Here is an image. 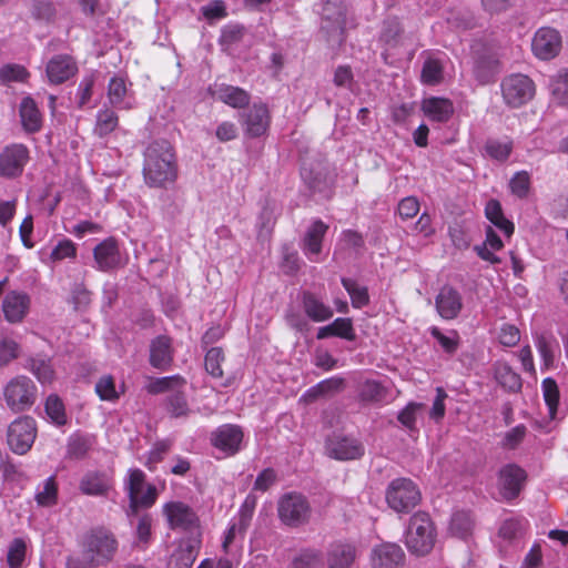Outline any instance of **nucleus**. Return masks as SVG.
I'll return each mask as SVG.
<instances>
[{"label":"nucleus","mask_w":568,"mask_h":568,"mask_svg":"<svg viewBox=\"0 0 568 568\" xmlns=\"http://www.w3.org/2000/svg\"><path fill=\"white\" fill-rule=\"evenodd\" d=\"M28 367L41 384H50L54 378L50 359L33 357L29 361Z\"/></svg>","instance_id":"nucleus-41"},{"label":"nucleus","mask_w":568,"mask_h":568,"mask_svg":"<svg viewBox=\"0 0 568 568\" xmlns=\"http://www.w3.org/2000/svg\"><path fill=\"white\" fill-rule=\"evenodd\" d=\"M30 298L22 292L8 293L2 302L4 318L10 323L21 322L28 313Z\"/></svg>","instance_id":"nucleus-22"},{"label":"nucleus","mask_w":568,"mask_h":568,"mask_svg":"<svg viewBox=\"0 0 568 568\" xmlns=\"http://www.w3.org/2000/svg\"><path fill=\"white\" fill-rule=\"evenodd\" d=\"M544 398L548 406L550 418L556 417L557 407L559 403V389L555 379L547 377L541 384Z\"/></svg>","instance_id":"nucleus-45"},{"label":"nucleus","mask_w":568,"mask_h":568,"mask_svg":"<svg viewBox=\"0 0 568 568\" xmlns=\"http://www.w3.org/2000/svg\"><path fill=\"white\" fill-rule=\"evenodd\" d=\"M213 95L221 102L234 109L245 108L250 104L251 101V95L247 91L242 88L229 84L217 85L213 92Z\"/></svg>","instance_id":"nucleus-30"},{"label":"nucleus","mask_w":568,"mask_h":568,"mask_svg":"<svg viewBox=\"0 0 568 568\" xmlns=\"http://www.w3.org/2000/svg\"><path fill=\"white\" fill-rule=\"evenodd\" d=\"M359 397L366 403H378L386 397V389L376 381H365L359 388Z\"/></svg>","instance_id":"nucleus-46"},{"label":"nucleus","mask_w":568,"mask_h":568,"mask_svg":"<svg viewBox=\"0 0 568 568\" xmlns=\"http://www.w3.org/2000/svg\"><path fill=\"white\" fill-rule=\"evenodd\" d=\"M356 558L353 544L336 541L329 545L326 552L328 568H349Z\"/></svg>","instance_id":"nucleus-25"},{"label":"nucleus","mask_w":568,"mask_h":568,"mask_svg":"<svg viewBox=\"0 0 568 568\" xmlns=\"http://www.w3.org/2000/svg\"><path fill=\"white\" fill-rule=\"evenodd\" d=\"M301 304L305 315L315 323L326 322L334 315L333 308L313 292L303 291Z\"/></svg>","instance_id":"nucleus-20"},{"label":"nucleus","mask_w":568,"mask_h":568,"mask_svg":"<svg viewBox=\"0 0 568 568\" xmlns=\"http://www.w3.org/2000/svg\"><path fill=\"white\" fill-rule=\"evenodd\" d=\"M166 408L173 417L186 416L190 409L184 393L178 389L170 394L166 398Z\"/></svg>","instance_id":"nucleus-51"},{"label":"nucleus","mask_w":568,"mask_h":568,"mask_svg":"<svg viewBox=\"0 0 568 568\" xmlns=\"http://www.w3.org/2000/svg\"><path fill=\"white\" fill-rule=\"evenodd\" d=\"M388 507L398 514H408L422 499L417 485L409 478L393 479L385 491Z\"/></svg>","instance_id":"nucleus-4"},{"label":"nucleus","mask_w":568,"mask_h":568,"mask_svg":"<svg viewBox=\"0 0 568 568\" xmlns=\"http://www.w3.org/2000/svg\"><path fill=\"white\" fill-rule=\"evenodd\" d=\"M20 118L23 129L27 132H38L42 125V116L34 100L24 98L20 104Z\"/></svg>","instance_id":"nucleus-32"},{"label":"nucleus","mask_w":568,"mask_h":568,"mask_svg":"<svg viewBox=\"0 0 568 568\" xmlns=\"http://www.w3.org/2000/svg\"><path fill=\"white\" fill-rule=\"evenodd\" d=\"M95 392L102 400H115L119 393L115 389V383L111 375L102 376L95 384Z\"/></svg>","instance_id":"nucleus-56"},{"label":"nucleus","mask_w":568,"mask_h":568,"mask_svg":"<svg viewBox=\"0 0 568 568\" xmlns=\"http://www.w3.org/2000/svg\"><path fill=\"white\" fill-rule=\"evenodd\" d=\"M45 71L50 83L60 84L78 72V65L71 55L58 54L49 60Z\"/></svg>","instance_id":"nucleus-18"},{"label":"nucleus","mask_w":568,"mask_h":568,"mask_svg":"<svg viewBox=\"0 0 568 568\" xmlns=\"http://www.w3.org/2000/svg\"><path fill=\"white\" fill-rule=\"evenodd\" d=\"M513 149L514 143L509 138H505L503 140L488 139L484 145L486 155L498 162L507 161L513 152Z\"/></svg>","instance_id":"nucleus-36"},{"label":"nucleus","mask_w":568,"mask_h":568,"mask_svg":"<svg viewBox=\"0 0 568 568\" xmlns=\"http://www.w3.org/2000/svg\"><path fill=\"white\" fill-rule=\"evenodd\" d=\"M473 527L470 515L466 511H456L450 519L449 529L452 534L457 537L464 538L468 535Z\"/></svg>","instance_id":"nucleus-54"},{"label":"nucleus","mask_w":568,"mask_h":568,"mask_svg":"<svg viewBox=\"0 0 568 568\" xmlns=\"http://www.w3.org/2000/svg\"><path fill=\"white\" fill-rule=\"evenodd\" d=\"M32 17L37 20L50 22L55 17V8L50 0H34L31 9Z\"/></svg>","instance_id":"nucleus-59"},{"label":"nucleus","mask_w":568,"mask_h":568,"mask_svg":"<svg viewBox=\"0 0 568 568\" xmlns=\"http://www.w3.org/2000/svg\"><path fill=\"white\" fill-rule=\"evenodd\" d=\"M423 407V404L418 403H409L400 413L398 414L399 423L408 428L409 430H414L416 428V419L417 413Z\"/></svg>","instance_id":"nucleus-64"},{"label":"nucleus","mask_w":568,"mask_h":568,"mask_svg":"<svg viewBox=\"0 0 568 568\" xmlns=\"http://www.w3.org/2000/svg\"><path fill=\"white\" fill-rule=\"evenodd\" d=\"M142 173L149 187L166 189L176 181V156L169 141H154L148 145Z\"/></svg>","instance_id":"nucleus-1"},{"label":"nucleus","mask_w":568,"mask_h":568,"mask_svg":"<svg viewBox=\"0 0 568 568\" xmlns=\"http://www.w3.org/2000/svg\"><path fill=\"white\" fill-rule=\"evenodd\" d=\"M244 434L240 426L224 424L211 433V444L227 455H235L241 449Z\"/></svg>","instance_id":"nucleus-13"},{"label":"nucleus","mask_w":568,"mask_h":568,"mask_svg":"<svg viewBox=\"0 0 568 568\" xmlns=\"http://www.w3.org/2000/svg\"><path fill=\"white\" fill-rule=\"evenodd\" d=\"M444 64L437 59L429 57L425 60L422 69V81L428 85H435L443 80Z\"/></svg>","instance_id":"nucleus-40"},{"label":"nucleus","mask_w":568,"mask_h":568,"mask_svg":"<svg viewBox=\"0 0 568 568\" xmlns=\"http://www.w3.org/2000/svg\"><path fill=\"white\" fill-rule=\"evenodd\" d=\"M327 230L328 225L322 220L313 221L307 229L303 237L302 250L311 261H315L314 256H317L321 253L322 242Z\"/></svg>","instance_id":"nucleus-24"},{"label":"nucleus","mask_w":568,"mask_h":568,"mask_svg":"<svg viewBox=\"0 0 568 568\" xmlns=\"http://www.w3.org/2000/svg\"><path fill=\"white\" fill-rule=\"evenodd\" d=\"M486 217L507 237L514 233V224L504 216L501 205L497 200H490L485 207Z\"/></svg>","instance_id":"nucleus-34"},{"label":"nucleus","mask_w":568,"mask_h":568,"mask_svg":"<svg viewBox=\"0 0 568 568\" xmlns=\"http://www.w3.org/2000/svg\"><path fill=\"white\" fill-rule=\"evenodd\" d=\"M27 552V544L22 538H14L9 547L7 554V562L9 568H21Z\"/></svg>","instance_id":"nucleus-47"},{"label":"nucleus","mask_w":568,"mask_h":568,"mask_svg":"<svg viewBox=\"0 0 568 568\" xmlns=\"http://www.w3.org/2000/svg\"><path fill=\"white\" fill-rule=\"evenodd\" d=\"M28 75L26 68L19 64H7L0 70V78L3 82H23Z\"/></svg>","instance_id":"nucleus-61"},{"label":"nucleus","mask_w":568,"mask_h":568,"mask_svg":"<svg viewBox=\"0 0 568 568\" xmlns=\"http://www.w3.org/2000/svg\"><path fill=\"white\" fill-rule=\"evenodd\" d=\"M404 564L405 552L397 544L384 542L372 549V568H403Z\"/></svg>","instance_id":"nucleus-16"},{"label":"nucleus","mask_w":568,"mask_h":568,"mask_svg":"<svg viewBox=\"0 0 568 568\" xmlns=\"http://www.w3.org/2000/svg\"><path fill=\"white\" fill-rule=\"evenodd\" d=\"M495 378L508 392L517 393L521 389L523 382L520 375L507 363L497 362L495 364Z\"/></svg>","instance_id":"nucleus-33"},{"label":"nucleus","mask_w":568,"mask_h":568,"mask_svg":"<svg viewBox=\"0 0 568 568\" xmlns=\"http://www.w3.org/2000/svg\"><path fill=\"white\" fill-rule=\"evenodd\" d=\"M37 397V385L24 375L11 378L3 387L6 405L13 413L29 410L34 405Z\"/></svg>","instance_id":"nucleus-5"},{"label":"nucleus","mask_w":568,"mask_h":568,"mask_svg":"<svg viewBox=\"0 0 568 568\" xmlns=\"http://www.w3.org/2000/svg\"><path fill=\"white\" fill-rule=\"evenodd\" d=\"M77 254V247L75 244L69 240L64 239L60 241L54 248L52 250L50 254V258L52 261H62L64 258H72L75 257Z\"/></svg>","instance_id":"nucleus-60"},{"label":"nucleus","mask_w":568,"mask_h":568,"mask_svg":"<svg viewBox=\"0 0 568 568\" xmlns=\"http://www.w3.org/2000/svg\"><path fill=\"white\" fill-rule=\"evenodd\" d=\"M473 73L480 84L489 83L495 74V61L486 58L476 59Z\"/></svg>","instance_id":"nucleus-49"},{"label":"nucleus","mask_w":568,"mask_h":568,"mask_svg":"<svg viewBox=\"0 0 568 568\" xmlns=\"http://www.w3.org/2000/svg\"><path fill=\"white\" fill-rule=\"evenodd\" d=\"M510 191L519 199L527 196L530 187V175L527 171L517 172L509 182Z\"/></svg>","instance_id":"nucleus-58"},{"label":"nucleus","mask_w":568,"mask_h":568,"mask_svg":"<svg viewBox=\"0 0 568 568\" xmlns=\"http://www.w3.org/2000/svg\"><path fill=\"white\" fill-rule=\"evenodd\" d=\"M322 566V552L312 548L302 550L292 561L293 568H321Z\"/></svg>","instance_id":"nucleus-44"},{"label":"nucleus","mask_w":568,"mask_h":568,"mask_svg":"<svg viewBox=\"0 0 568 568\" xmlns=\"http://www.w3.org/2000/svg\"><path fill=\"white\" fill-rule=\"evenodd\" d=\"M346 21V9L341 0H327L322 10V31L326 33L327 41L341 43Z\"/></svg>","instance_id":"nucleus-9"},{"label":"nucleus","mask_w":568,"mask_h":568,"mask_svg":"<svg viewBox=\"0 0 568 568\" xmlns=\"http://www.w3.org/2000/svg\"><path fill=\"white\" fill-rule=\"evenodd\" d=\"M119 124V118L115 111L109 108L101 109L97 114L94 133L104 138L115 130Z\"/></svg>","instance_id":"nucleus-37"},{"label":"nucleus","mask_w":568,"mask_h":568,"mask_svg":"<svg viewBox=\"0 0 568 568\" xmlns=\"http://www.w3.org/2000/svg\"><path fill=\"white\" fill-rule=\"evenodd\" d=\"M200 541L186 539L181 541L179 548L172 554L169 568H192L199 555Z\"/></svg>","instance_id":"nucleus-29"},{"label":"nucleus","mask_w":568,"mask_h":568,"mask_svg":"<svg viewBox=\"0 0 568 568\" xmlns=\"http://www.w3.org/2000/svg\"><path fill=\"white\" fill-rule=\"evenodd\" d=\"M242 125L246 135L258 138L266 133L271 123V115L265 103H254L241 115Z\"/></svg>","instance_id":"nucleus-14"},{"label":"nucleus","mask_w":568,"mask_h":568,"mask_svg":"<svg viewBox=\"0 0 568 568\" xmlns=\"http://www.w3.org/2000/svg\"><path fill=\"white\" fill-rule=\"evenodd\" d=\"M185 385V379L180 375L154 378L148 385V392L160 394L170 392L171 394L181 389Z\"/></svg>","instance_id":"nucleus-38"},{"label":"nucleus","mask_w":568,"mask_h":568,"mask_svg":"<svg viewBox=\"0 0 568 568\" xmlns=\"http://www.w3.org/2000/svg\"><path fill=\"white\" fill-rule=\"evenodd\" d=\"M116 549L118 542L112 532L94 529L83 538L81 554L68 557L65 568H98L109 562Z\"/></svg>","instance_id":"nucleus-2"},{"label":"nucleus","mask_w":568,"mask_h":568,"mask_svg":"<svg viewBox=\"0 0 568 568\" xmlns=\"http://www.w3.org/2000/svg\"><path fill=\"white\" fill-rule=\"evenodd\" d=\"M173 361L172 341L160 335L150 344V364L158 369H166Z\"/></svg>","instance_id":"nucleus-26"},{"label":"nucleus","mask_w":568,"mask_h":568,"mask_svg":"<svg viewBox=\"0 0 568 568\" xmlns=\"http://www.w3.org/2000/svg\"><path fill=\"white\" fill-rule=\"evenodd\" d=\"M245 28L240 24H227L222 29L220 42L223 45H232L242 40Z\"/></svg>","instance_id":"nucleus-63"},{"label":"nucleus","mask_w":568,"mask_h":568,"mask_svg":"<svg viewBox=\"0 0 568 568\" xmlns=\"http://www.w3.org/2000/svg\"><path fill=\"white\" fill-rule=\"evenodd\" d=\"M526 480V473L517 465H506L499 471L500 494L506 499L516 498Z\"/></svg>","instance_id":"nucleus-17"},{"label":"nucleus","mask_w":568,"mask_h":568,"mask_svg":"<svg viewBox=\"0 0 568 568\" xmlns=\"http://www.w3.org/2000/svg\"><path fill=\"white\" fill-rule=\"evenodd\" d=\"M422 110L430 121L447 122L454 113V105L448 99L430 97L423 101Z\"/></svg>","instance_id":"nucleus-28"},{"label":"nucleus","mask_w":568,"mask_h":568,"mask_svg":"<svg viewBox=\"0 0 568 568\" xmlns=\"http://www.w3.org/2000/svg\"><path fill=\"white\" fill-rule=\"evenodd\" d=\"M561 36L559 31L554 28L542 27L539 28L531 42L534 54L540 60H551L556 58L561 50Z\"/></svg>","instance_id":"nucleus-12"},{"label":"nucleus","mask_w":568,"mask_h":568,"mask_svg":"<svg viewBox=\"0 0 568 568\" xmlns=\"http://www.w3.org/2000/svg\"><path fill=\"white\" fill-rule=\"evenodd\" d=\"M19 354V345L11 338H0V366L7 365Z\"/></svg>","instance_id":"nucleus-62"},{"label":"nucleus","mask_w":568,"mask_h":568,"mask_svg":"<svg viewBox=\"0 0 568 568\" xmlns=\"http://www.w3.org/2000/svg\"><path fill=\"white\" fill-rule=\"evenodd\" d=\"M108 101L119 110H130L133 108V99L128 93L125 80L120 77H113L108 85Z\"/></svg>","instance_id":"nucleus-31"},{"label":"nucleus","mask_w":568,"mask_h":568,"mask_svg":"<svg viewBox=\"0 0 568 568\" xmlns=\"http://www.w3.org/2000/svg\"><path fill=\"white\" fill-rule=\"evenodd\" d=\"M500 90L503 100L508 106L519 108L534 98L536 87L528 75L515 73L503 79Z\"/></svg>","instance_id":"nucleus-6"},{"label":"nucleus","mask_w":568,"mask_h":568,"mask_svg":"<svg viewBox=\"0 0 568 568\" xmlns=\"http://www.w3.org/2000/svg\"><path fill=\"white\" fill-rule=\"evenodd\" d=\"M58 487L53 477L47 478L42 486L38 487L36 500L39 506L50 507L57 503Z\"/></svg>","instance_id":"nucleus-43"},{"label":"nucleus","mask_w":568,"mask_h":568,"mask_svg":"<svg viewBox=\"0 0 568 568\" xmlns=\"http://www.w3.org/2000/svg\"><path fill=\"white\" fill-rule=\"evenodd\" d=\"M29 159V151L23 144H12L0 153V175L14 178L22 173Z\"/></svg>","instance_id":"nucleus-15"},{"label":"nucleus","mask_w":568,"mask_h":568,"mask_svg":"<svg viewBox=\"0 0 568 568\" xmlns=\"http://www.w3.org/2000/svg\"><path fill=\"white\" fill-rule=\"evenodd\" d=\"M163 515L173 530L192 531L199 527L195 511L182 501H169L163 506Z\"/></svg>","instance_id":"nucleus-11"},{"label":"nucleus","mask_w":568,"mask_h":568,"mask_svg":"<svg viewBox=\"0 0 568 568\" xmlns=\"http://www.w3.org/2000/svg\"><path fill=\"white\" fill-rule=\"evenodd\" d=\"M403 28L397 18H388L383 23L381 32V40L388 45L394 48L399 44Z\"/></svg>","instance_id":"nucleus-42"},{"label":"nucleus","mask_w":568,"mask_h":568,"mask_svg":"<svg viewBox=\"0 0 568 568\" xmlns=\"http://www.w3.org/2000/svg\"><path fill=\"white\" fill-rule=\"evenodd\" d=\"M429 333L446 353L454 354L457 351L459 335L456 331H450L448 335H445L438 327L433 326L429 328Z\"/></svg>","instance_id":"nucleus-50"},{"label":"nucleus","mask_w":568,"mask_h":568,"mask_svg":"<svg viewBox=\"0 0 568 568\" xmlns=\"http://www.w3.org/2000/svg\"><path fill=\"white\" fill-rule=\"evenodd\" d=\"M435 305L442 318L454 320L463 308L462 295L455 288L444 286L435 298Z\"/></svg>","instance_id":"nucleus-19"},{"label":"nucleus","mask_w":568,"mask_h":568,"mask_svg":"<svg viewBox=\"0 0 568 568\" xmlns=\"http://www.w3.org/2000/svg\"><path fill=\"white\" fill-rule=\"evenodd\" d=\"M37 437V424L30 416H21L11 422L7 430L9 448L18 455L28 453Z\"/></svg>","instance_id":"nucleus-8"},{"label":"nucleus","mask_w":568,"mask_h":568,"mask_svg":"<svg viewBox=\"0 0 568 568\" xmlns=\"http://www.w3.org/2000/svg\"><path fill=\"white\" fill-rule=\"evenodd\" d=\"M94 261L100 271H110L122 265V257L116 242L108 239L98 244L93 251Z\"/></svg>","instance_id":"nucleus-21"},{"label":"nucleus","mask_w":568,"mask_h":568,"mask_svg":"<svg viewBox=\"0 0 568 568\" xmlns=\"http://www.w3.org/2000/svg\"><path fill=\"white\" fill-rule=\"evenodd\" d=\"M145 475L140 469H131L126 481V489L130 501L135 503L136 494L142 493L145 488Z\"/></svg>","instance_id":"nucleus-57"},{"label":"nucleus","mask_w":568,"mask_h":568,"mask_svg":"<svg viewBox=\"0 0 568 568\" xmlns=\"http://www.w3.org/2000/svg\"><path fill=\"white\" fill-rule=\"evenodd\" d=\"M257 504V498L253 493H250L243 504L241 505L237 513V521H240V530L246 531L251 525V520L254 515V510Z\"/></svg>","instance_id":"nucleus-48"},{"label":"nucleus","mask_w":568,"mask_h":568,"mask_svg":"<svg viewBox=\"0 0 568 568\" xmlns=\"http://www.w3.org/2000/svg\"><path fill=\"white\" fill-rule=\"evenodd\" d=\"M112 487V478L106 471L90 470L80 481V490L89 496H104Z\"/></svg>","instance_id":"nucleus-23"},{"label":"nucleus","mask_w":568,"mask_h":568,"mask_svg":"<svg viewBox=\"0 0 568 568\" xmlns=\"http://www.w3.org/2000/svg\"><path fill=\"white\" fill-rule=\"evenodd\" d=\"M325 448L331 458L343 462L359 459L365 453L361 440L343 434L329 436L326 439Z\"/></svg>","instance_id":"nucleus-10"},{"label":"nucleus","mask_w":568,"mask_h":568,"mask_svg":"<svg viewBox=\"0 0 568 568\" xmlns=\"http://www.w3.org/2000/svg\"><path fill=\"white\" fill-rule=\"evenodd\" d=\"M339 337L349 342L356 339L353 321L349 317H337L331 324L317 329L316 338L325 339L328 337Z\"/></svg>","instance_id":"nucleus-27"},{"label":"nucleus","mask_w":568,"mask_h":568,"mask_svg":"<svg viewBox=\"0 0 568 568\" xmlns=\"http://www.w3.org/2000/svg\"><path fill=\"white\" fill-rule=\"evenodd\" d=\"M156 488L153 485H145V488L142 493L136 494L135 503L130 501L128 516L135 515L138 513L139 507H151L156 500Z\"/></svg>","instance_id":"nucleus-52"},{"label":"nucleus","mask_w":568,"mask_h":568,"mask_svg":"<svg viewBox=\"0 0 568 568\" xmlns=\"http://www.w3.org/2000/svg\"><path fill=\"white\" fill-rule=\"evenodd\" d=\"M45 413L57 425H64L67 423L64 405L57 395H50L47 398Z\"/></svg>","instance_id":"nucleus-55"},{"label":"nucleus","mask_w":568,"mask_h":568,"mask_svg":"<svg viewBox=\"0 0 568 568\" xmlns=\"http://www.w3.org/2000/svg\"><path fill=\"white\" fill-rule=\"evenodd\" d=\"M549 89L558 104L568 106V69H561L550 77Z\"/></svg>","instance_id":"nucleus-35"},{"label":"nucleus","mask_w":568,"mask_h":568,"mask_svg":"<svg viewBox=\"0 0 568 568\" xmlns=\"http://www.w3.org/2000/svg\"><path fill=\"white\" fill-rule=\"evenodd\" d=\"M436 532L429 515L425 511L415 513L405 535L407 549L416 556H425L435 545Z\"/></svg>","instance_id":"nucleus-3"},{"label":"nucleus","mask_w":568,"mask_h":568,"mask_svg":"<svg viewBox=\"0 0 568 568\" xmlns=\"http://www.w3.org/2000/svg\"><path fill=\"white\" fill-rule=\"evenodd\" d=\"M224 361V353L220 347H212L205 355V369L214 378H221L223 371L221 363Z\"/></svg>","instance_id":"nucleus-53"},{"label":"nucleus","mask_w":568,"mask_h":568,"mask_svg":"<svg viewBox=\"0 0 568 568\" xmlns=\"http://www.w3.org/2000/svg\"><path fill=\"white\" fill-rule=\"evenodd\" d=\"M277 514L284 525L300 527L308 521L311 505L302 494L287 493L278 500Z\"/></svg>","instance_id":"nucleus-7"},{"label":"nucleus","mask_w":568,"mask_h":568,"mask_svg":"<svg viewBox=\"0 0 568 568\" xmlns=\"http://www.w3.org/2000/svg\"><path fill=\"white\" fill-rule=\"evenodd\" d=\"M342 285L351 296L352 305L362 308L369 303V295L366 286L359 285L355 280L342 278Z\"/></svg>","instance_id":"nucleus-39"}]
</instances>
